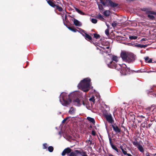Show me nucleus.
Returning <instances> with one entry per match:
<instances>
[{
	"mask_svg": "<svg viewBox=\"0 0 156 156\" xmlns=\"http://www.w3.org/2000/svg\"><path fill=\"white\" fill-rule=\"evenodd\" d=\"M90 79L89 78H86L81 81L78 85V87L82 91L86 92L90 89Z\"/></svg>",
	"mask_w": 156,
	"mask_h": 156,
	"instance_id": "obj_1",
	"label": "nucleus"
},
{
	"mask_svg": "<svg viewBox=\"0 0 156 156\" xmlns=\"http://www.w3.org/2000/svg\"><path fill=\"white\" fill-rule=\"evenodd\" d=\"M61 98H62L63 102L62 103L63 105L67 106L71 102V100L70 97L72 98L73 100L76 97V95L74 94V93H72L70 95H68L67 93L65 92L62 93L60 95Z\"/></svg>",
	"mask_w": 156,
	"mask_h": 156,
	"instance_id": "obj_2",
	"label": "nucleus"
},
{
	"mask_svg": "<svg viewBox=\"0 0 156 156\" xmlns=\"http://www.w3.org/2000/svg\"><path fill=\"white\" fill-rule=\"evenodd\" d=\"M82 101V104L83 105H87V103L88 102V101L85 99L84 100H82V98H81L80 99V98H78L76 96V97L73 100V103L74 105L76 106H80L81 105V103H80V101Z\"/></svg>",
	"mask_w": 156,
	"mask_h": 156,
	"instance_id": "obj_3",
	"label": "nucleus"
},
{
	"mask_svg": "<svg viewBox=\"0 0 156 156\" xmlns=\"http://www.w3.org/2000/svg\"><path fill=\"white\" fill-rule=\"evenodd\" d=\"M121 68L120 73L123 75H126L128 74H129L130 72L133 71L131 70L129 68H127L126 64H123L121 65H119Z\"/></svg>",
	"mask_w": 156,
	"mask_h": 156,
	"instance_id": "obj_4",
	"label": "nucleus"
},
{
	"mask_svg": "<svg viewBox=\"0 0 156 156\" xmlns=\"http://www.w3.org/2000/svg\"><path fill=\"white\" fill-rule=\"evenodd\" d=\"M111 48H110L109 43H108V53L111 52ZM108 55L111 59L112 60V61H114L116 62H117L119 61V59L120 58V57H117L116 56L113 55L112 54L108 53Z\"/></svg>",
	"mask_w": 156,
	"mask_h": 156,
	"instance_id": "obj_5",
	"label": "nucleus"
},
{
	"mask_svg": "<svg viewBox=\"0 0 156 156\" xmlns=\"http://www.w3.org/2000/svg\"><path fill=\"white\" fill-rule=\"evenodd\" d=\"M135 59V56L132 54H129L126 61L130 63L133 62Z\"/></svg>",
	"mask_w": 156,
	"mask_h": 156,
	"instance_id": "obj_6",
	"label": "nucleus"
},
{
	"mask_svg": "<svg viewBox=\"0 0 156 156\" xmlns=\"http://www.w3.org/2000/svg\"><path fill=\"white\" fill-rule=\"evenodd\" d=\"M102 111L103 113V115L104 116L105 119H106V121L105 122V125L106 128L107 130V112L106 110L104 109V108L103 107L102 108Z\"/></svg>",
	"mask_w": 156,
	"mask_h": 156,
	"instance_id": "obj_7",
	"label": "nucleus"
},
{
	"mask_svg": "<svg viewBox=\"0 0 156 156\" xmlns=\"http://www.w3.org/2000/svg\"><path fill=\"white\" fill-rule=\"evenodd\" d=\"M111 126L113 129V130L115 133H119L121 132V129L116 125V123H115Z\"/></svg>",
	"mask_w": 156,
	"mask_h": 156,
	"instance_id": "obj_8",
	"label": "nucleus"
},
{
	"mask_svg": "<svg viewBox=\"0 0 156 156\" xmlns=\"http://www.w3.org/2000/svg\"><path fill=\"white\" fill-rule=\"evenodd\" d=\"M128 55L126 51H122L120 54V57L122 58L123 60L126 61V59H127Z\"/></svg>",
	"mask_w": 156,
	"mask_h": 156,
	"instance_id": "obj_9",
	"label": "nucleus"
},
{
	"mask_svg": "<svg viewBox=\"0 0 156 156\" xmlns=\"http://www.w3.org/2000/svg\"><path fill=\"white\" fill-rule=\"evenodd\" d=\"M109 63L108 64V66L112 68H115L117 69V67L116 66L117 64L115 63L113 61H110L109 62Z\"/></svg>",
	"mask_w": 156,
	"mask_h": 156,
	"instance_id": "obj_10",
	"label": "nucleus"
},
{
	"mask_svg": "<svg viewBox=\"0 0 156 156\" xmlns=\"http://www.w3.org/2000/svg\"><path fill=\"white\" fill-rule=\"evenodd\" d=\"M108 122L111 124V125L115 124L113 118L110 114H108Z\"/></svg>",
	"mask_w": 156,
	"mask_h": 156,
	"instance_id": "obj_11",
	"label": "nucleus"
},
{
	"mask_svg": "<svg viewBox=\"0 0 156 156\" xmlns=\"http://www.w3.org/2000/svg\"><path fill=\"white\" fill-rule=\"evenodd\" d=\"M118 4L113 2L111 0H108V6L115 7L118 6Z\"/></svg>",
	"mask_w": 156,
	"mask_h": 156,
	"instance_id": "obj_12",
	"label": "nucleus"
},
{
	"mask_svg": "<svg viewBox=\"0 0 156 156\" xmlns=\"http://www.w3.org/2000/svg\"><path fill=\"white\" fill-rule=\"evenodd\" d=\"M72 150L70 148L68 147L65 149L62 153V156H64L66 154H69L71 152Z\"/></svg>",
	"mask_w": 156,
	"mask_h": 156,
	"instance_id": "obj_13",
	"label": "nucleus"
},
{
	"mask_svg": "<svg viewBox=\"0 0 156 156\" xmlns=\"http://www.w3.org/2000/svg\"><path fill=\"white\" fill-rule=\"evenodd\" d=\"M48 4L51 7L54 8L55 7V5L56 4H55V2L53 1L52 0H47Z\"/></svg>",
	"mask_w": 156,
	"mask_h": 156,
	"instance_id": "obj_14",
	"label": "nucleus"
},
{
	"mask_svg": "<svg viewBox=\"0 0 156 156\" xmlns=\"http://www.w3.org/2000/svg\"><path fill=\"white\" fill-rule=\"evenodd\" d=\"M83 36L84 37L85 39L88 41H90L92 40L91 37L86 33H84V34H82Z\"/></svg>",
	"mask_w": 156,
	"mask_h": 156,
	"instance_id": "obj_15",
	"label": "nucleus"
},
{
	"mask_svg": "<svg viewBox=\"0 0 156 156\" xmlns=\"http://www.w3.org/2000/svg\"><path fill=\"white\" fill-rule=\"evenodd\" d=\"M120 147L124 155H127L128 156H132L130 154L127 153L126 151L123 149V147L122 146H120Z\"/></svg>",
	"mask_w": 156,
	"mask_h": 156,
	"instance_id": "obj_16",
	"label": "nucleus"
},
{
	"mask_svg": "<svg viewBox=\"0 0 156 156\" xmlns=\"http://www.w3.org/2000/svg\"><path fill=\"white\" fill-rule=\"evenodd\" d=\"M73 23L76 26H81V24L80 22L75 18H74Z\"/></svg>",
	"mask_w": 156,
	"mask_h": 156,
	"instance_id": "obj_17",
	"label": "nucleus"
},
{
	"mask_svg": "<svg viewBox=\"0 0 156 156\" xmlns=\"http://www.w3.org/2000/svg\"><path fill=\"white\" fill-rule=\"evenodd\" d=\"M62 17L63 18V23H64V25L66 26H67L66 23H67V21H68V20L67 18V16L66 15H65L64 18L63 17V16H62Z\"/></svg>",
	"mask_w": 156,
	"mask_h": 156,
	"instance_id": "obj_18",
	"label": "nucleus"
},
{
	"mask_svg": "<svg viewBox=\"0 0 156 156\" xmlns=\"http://www.w3.org/2000/svg\"><path fill=\"white\" fill-rule=\"evenodd\" d=\"M55 9L58 10L59 12H62L63 10V9L62 7L59 6L58 5L56 4L55 5Z\"/></svg>",
	"mask_w": 156,
	"mask_h": 156,
	"instance_id": "obj_19",
	"label": "nucleus"
},
{
	"mask_svg": "<svg viewBox=\"0 0 156 156\" xmlns=\"http://www.w3.org/2000/svg\"><path fill=\"white\" fill-rule=\"evenodd\" d=\"M70 30H71L72 31L74 32H76L77 31L79 32V31L78 30L74 28L73 27H67Z\"/></svg>",
	"mask_w": 156,
	"mask_h": 156,
	"instance_id": "obj_20",
	"label": "nucleus"
},
{
	"mask_svg": "<svg viewBox=\"0 0 156 156\" xmlns=\"http://www.w3.org/2000/svg\"><path fill=\"white\" fill-rule=\"evenodd\" d=\"M96 18L103 21H104L105 20L101 15L100 13L98 14L97 15Z\"/></svg>",
	"mask_w": 156,
	"mask_h": 156,
	"instance_id": "obj_21",
	"label": "nucleus"
},
{
	"mask_svg": "<svg viewBox=\"0 0 156 156\" xmlns=\"http://www.w3.org/2000/svg\"><path fill=\"white\" fill-rule=\"evenodd\" d=\"M87 119L90 122H92L93 124H94L95 123V121L94 119L93 118L88 117H87Z\"/></svg>",
	"mask_w": 156,
	"mask_h": 156,
	"instance_id": "obj_22",
	"label": "nucleus"
},
{
	"mask_svg": "<svg viewBox=\"0 0 156 156\" xmlns=\"http://www.w3.org/2000/svg\"><path fill=\"white\" fill-rule=\"evenodd\" d=\"M145 61L146 62H148L149 63L153 62H152V60L151 59H149L148 57H146L144 58Z\"/></svg>",
	"mask_w": 156,
	"mask_h": 156,
	"instance_id": "obj_23",
	"label": "nucleus"
},
{
	"mask_svg": "<svg viewBox=\"0 0 156 156\" xmlns=\"http://www.w3.org/2000/svg\"><path fill=\"white\" fill-rule=\"evenodd\" d=\"M69 113L71 115L74 114L75 113V109L72 107L70 108V110L69 111Z\"/></svg>",
	"mask_w": 156,
	"mask_h": 156,
	"instance_id": "obj_24",
	"label": "nucleus"
},
{
	"mask_svg": "<svg viewBox=\"0 0 156 156\" xmlns=\"http://www.w3.org/2000/svg\"><path fill=\"white\" fill-rule=\"evenodd\" d=\"M101 2L104 6L106 7L107 6V0H101Z\"/></svg>",
	"mask_w": 156,
	"mask_h": 156,
	"instance_id": "obj_25",
	"label": "nucleus"
},
{
	"mask_svg": "<svg viewBox=\"0 0 156 156\" xmlns=\"http://www.w3.org/2000/svg\"><path fill=\"white\" fill-rule=\"evenodd\" d=\"M138 150L142 153H143L144 152V149L142 146L141 145H140L137 147Z\"/></svg>",
	"mask_w": 156,
	"mask_h": 156,
	"instance_id": "obj_26",
	"label": "nucleus"
},
{
	"mask_svg": "<svg viewBox=\"0 0 156 156\" xmlns=\"http://www.w3.org/2000/svg\"><path fill=\"white\" fill-rule=\"evenodd\" d=\"M75 9L76 11L80 14L82 15H84L85 14L84 12H82L81 10H80L79 9L77 8H75Z\"/></svg>",
	"mask_w": 156,
	"mask_h": 156,
	"instance_id": "obj_27",
	"label": "nucleus"
},
{
	"mask_svg": "<svg viewBox=\"0 0 156 156\" xmlns=\"http://www.w3.org/2000/svg\"><path fill=\"white\" fill-rule=\"evenodd\" d=\"M146 14H154V12L153 11H151L149 10L148 9L147 10L146 12Z\"/></svg>",
	"mask_w": 156,
	"mask_h": 156,
	"instance_id": "obj_28",
	"label": "nucleus"
},
{
	"mask_svg": "<svg viewBox=\"0 0 156 156\" xmlns=\"http://www.w3.org/2000/svg\"><path fill=\"white\" fill-rule=\"evenodd\" d=\"M94 36V37L96 39H99L100 38V36L99 34H97L94 33L93 34Z\"/></svg>",
	"mask_w": 156,
	"mask_h": 156,
	"instance_id": "obj_29",
	"label": "nucleus"
},
{
	"mask_svg": "<svg viewBox=\"0 0 156 156\" xmlns=\"http://www.w3.org/2000/svg\"><path fill=\"white\" fill-rule=\"evenodd\" d=\"M98 5L99 9L100 10H101V12H102V11H103L104 9L102 5L98 4Z\"/></svg>",
	"mask_w": 156,
	"mask_h": 156,
	"instance_id": "obj_30",
	"label": "nucleus"
},
{
	"mask_svg": "<svg viewBox=\"0 0 156 156\" xmlns=\"http://www.w3.org/2000/svg\"><path fill=\"white\" fill-rule=\"evenodd\" d=\"M111 147L113 149L115 150L118 153L119 152L118 149L116 147L114 146V145H112Z\"/></svg>",
	"mask_w": 156,
	"mask_h": 156,
	"instance_id": "obj_31",
	"label": "nucleus"
},
{
	"mask_svg": "<svg viewBox=\"0 0 156 156\" xmlns=\"http://www.w3.org/2000/svg\"><path fill=\"white\" fill-rule=\"evenodd\" d=\"M48 150L50 152H51L53 151L54 150L53 147L51 146H49L48 147Z\"/></svg>",
	"mask_w": 156,
	"mask_h": 156,
	"instance_id": "obj_32",
	"label": "nucleus"
},
{
	"mask_svg": "<svg viewBox=\"0 0 156 156\" xmlns=\"http://www.w3.org/2000/svg\"><path fill=\"white\" fill-rule=\"evenodd\" d=\"M147 17L151 20H154L155 18L154 16L152 15H151V14H148L147 15Z\"/></svg>",
	"mask_w": 156,
	"mask_h": 156,
	"instance_id": "obj_33",
	"label": "nucleus"
},
{
	"mask_svg": "<svg viewBox=\"0 0 156 156\" xmlns=\"http://www.w3.org/2000/svg\"><path fill=\"white\" fill-rule=\"evenodd\" d=\"M137 38V37L134 36H130L129 37V38L130 40L136 39Z\"/></svg>",
	"mask_w": 156,
	"mask_h": 156,
	"instance_id": "obj_34",
	"label": "nucleus"
},
{
	"mask_svg": "<svg viewBox=\"0 0 156 156\" xmlns=\"http://www.w3.org/2000/svg\"><path fill=\"white\" fill-rule=\"evenodd\" d=\"M134 45L136 47L143 48V45H141V44L136 43L135 44H134Z\"/></svg>",
	"mask_w": 156,
	"mask_h": 156,
	"instance_id": "obj_35",
	"label": "nucleus"
},
{
	"mask_svg": "<svg viewBox=\"0 0 156 156\" xmlns=\"http://www.w3.org/2000/svg\"><path fill=\"white\" fill-rule=\"evenodd\" d=\"M74 152L76 153V155L77 154H82V152L81 151L75 150Z\"/></svg>",
	"mask_w": 156,
	"mask_h": 156,
	"instance_id": "obj_36",
	"label": "nucleus"
},
{
	"mask_svg": "<svg viewBox=\"0 0 156 156\" xmlns=\"http://www.w3.org/2000/svg\"><path fill=\"white\" fill-rule=\"evenodd\" d=\"M91 21L93 23H96L97 22V20L96 19L92 18L91 19Z\"/></svg>",
	"mask_w": 156,
	"mask_h": 156,
	"instance_id": "obj_37",
	"label": "nucleus"
},
{
	"mask_svg": "<svg viewBox=\"0 0 156 156\" xmlns=\"http://www.w3.org/2000/svg\"><path fill=\"white\" fill-rule=\"evenodd\" d=\"M89 101L92 102L93 103L95 102V100L94 97H92L91 98L89 99Z\"/></svg>",
	"mask_w": 156,
	"mask_h": 156,
	"instance_id": "obj_38",
	"label": "nucleus"
},
{
	"mask_svg": "<svg viewBox=\"0 0 156 156\" xmlns=\"http://www.w3.org/2000/svg\"><path fill=\"white\" fill-rule=\"evenodd\" d=\"M132 143H133V144L136 146H139V145H140L139 143H138L137 142H135V141H133Z\"/></svg>",
	"mask_w": 156,
	"mask_h": 156,
	"instance_id": "obj_39",
	"label": "nucleus"
},
{
	"mask_svg": "<svg viewBox=\"0 0 156 156\" xmlns=\"http://www.w3.org/2000/svg\"><path fill=\"white\" fill-rule=\"evenodd\" d=\"M70 156H76V154L74 152H71L70 153Z\"/></svg>",
	"mask_w": 156,
	"mask_h": 156,
	"instance_id": "obj_40",
	"label": "nucleus"
},
{
	"mask_svg": "<svg viewBox=\"0 0 156 156\" xmlns=\"http://www.w3.org/2000/svg\"><path fill=\"white\" fill-rule=\"evenodd\" d=\"M48 145L46 143H44L43 144V149H46L48 148Z\"/></svg>",
	"mask_w": 156,
	"mask_h": 156,
	"instance_id": "obj_41",
	"label": "nucleus"
},
{
	"mask_svg": "<svg viewBox=\"0 0 156 156\" xmlns=\"http://www.w3.org/2000/svg\"><path fill=\"white\" fill-rule=\"evenodd\" d=\"M149 94L152 95L153 96H152L151 97L153 98L154 97H156V94L154 92H150V93Z\"/></svg>",
	"mask_w": 156,
	"mask_h": 156,
	"instance_id": "obj_42",
	"label": "nucleus"
},
{
	"mask_svg": "<svg viewBox=\"0 0 156 156\" xmlns=\"http://www.w3.org/2000/svg\"><path fill=\"white\" fill-rule=\"evenodd\" d=\"M109 143H110V144L111 146L112 145H113L112 143V139L110 137H109Z\"/></svg>",
	"mask_w": 156,
	"mask_h": 156,
	"instance_id": "obj_43",
	"label": "nucleus"
},
{
	"mask_svg": "<svg viewBox=\"0 0 156 156\" xmlns=\"http://www.w3.org/2000/svg\"><path fill=\"white\" fill-rule=\"evenodd\" d=\"M69 118V117H67L66 118L62 120V123H65L66 122V121Z\"/></svg>",
	"mask_w": 156,
	"mask_h": 156,
	"instance_id": "obj_44",
	"label": "nucleus"
},
{
	"mask_svg": "<svg viewBox=\"0 0 156 156\" xmlns=\"http://www.w3.org/2000/svg\"><path fill=\"white\" fill-rule=\"evenodd\" d=\"M91 134L92 135L94 136H95L96 135V133L95 132L94 130H92V131Z\"/></svg>",
	"mask_w": 156,
	"mask_h": 156,
	"instance_id": "obj_45",
	"label": "nucleus"
},
{
	"mask_svg": "<svg viewBox=\"0 0 156 156\" xmlns=\"http://www.w3.org/2000/svg\"><path fill=\"white\" fill-rule=\"evenodd\" d=\"M116 23L115 22H113L112 24V27H115L116 26Z\"/></svg>",
	"mask_w": 156,
	"mask_h": 156,
	"instance_id": "obj_46",
	"label": "nucleus"
},
{
	"mask_svg": "<svg viewBox=\"0 0 156 156\" xmlns=\"http://www.w3.org/2000/svg\"><path fill=\"white\" fill-rule=\"evenodd\" d=\"M86 142H90L89 145H90L92 144H94V143H92V141H91V140H86Z\"/></svg>",
	"mask_w": 156,
	"mask_h": 156,
	"instance_id": "obj_47",
	"label": "nucleus"
},
{
	"mask_svg": "<svg viewBox=\"0 0 156 156\" xmlns=\"http://www.w3.org/2000/svg\"><path fill=\"white\" fill-rule=\"evenodd\" d=\"M83 154L82 156H88L86 154V152H83L82 153Z\"/></svg>",
	"mask_w": 156,
	"mask_h": 156,
	"instance_id": "obj_48",
	"label": "nucleus"
},
{
	"mask_svg": "<svg viewBox=\"0 0 156 156\" xmlns=\"http://www.w3.org/2000/svg\"><path fill=\"white\" fill-rule=\"evenodd\" d=\"M104 15L105 16H107V10H106L104 12Z\"/></svg>",
	"mask_w": 156,
	"mask_h": 156,
	"instance_id": "obj_49",
	"label": "nucleus"
},
{
	"mask_svg": "<svg viewBox=\"0 0 156 156\" xmlns=\"http://www.w3.org/2000/svg\"><path fill=\"white\" fill-rule=\"evenodd\" d=\"M138 117H139L140 118H141L142 119H144L145 118V117L144 116L142 115H139L138 116Z\"/></svg>",
	"mask_w": 156,
	"mask_h": 156,
	"instance_id": "obj_50",
	"label": "nucleus"
},
{
	"mask_svg": "<svg viewBox=\"0 0 156 156\" xmlns=\"http://www.w3.org/2000/svg\"><path fill=\"white\" fill-rule=\"evenodd\" d=\"M147 40L146 38H143L141 39V41H146Z\"/></svg>",
	"mask_w": 156,
	"mask_h": 156,
	"instance_id": "obj_51",
	"label": "nucleus"
},
{
	"mask_svg": "<svg viewBox=\"0 0 156 156\" xmlns=\"http://www.w3.org/2000/svg\"><path fill=\"white\" fill-rule=\"evenodd\" d=\"M147 9H146V8H144L143 9H142V11H145V12H146V11L147 10Z\"/></svg>",
	"mask_w": 156,
	"mask_h": 156,
	"instance_id": "obj_52",
	"label": "nucleus"
},
{
	"mask_svg": "<svg viewBox=\"0 0 156 156\" xmlns=\"http://www.w3.org/2000/svg\"><path fill=\"white\" fill-rule=\"evenodd\" d=\"M147 46V44L143 45V48H145Z\"/></svg>",
	"mask_w": 156,
	"mask_h": 156,
	"instance_id": "obj_53",
	"label": "nucleus"
},
{
	"mask_svg": "<svg viewBox=\"0 0 156 156\" xmlns=\"http://www.w3.org/2000/svg\"><path fill=\"white\" fill-rule=\"evenodd\" d=\"M108 156H114L112 154L110 153H109V154H108Z\"/></svg>",
	"mask_w": 156,
	"mask_h": 156,
	"instance_id": "obj_54",
	"label": "nucleus"
},
{
	"mask_svg": "<svg viewBox=\"0 0 156 156\" xmlns=\"http://www.w3.org/2000/svg\"><path fill=\"white\" fill-rule=\"evenodd\" d=\"M105 33L107 35V29H106L105 30Z\"/></svg>",
	"mask_w": 156,
	"mask_h": 156,
	"instance_id": "obj_55",
	"label": "nucleus"
},
{
	"mask_svg": "<svg viewBox=\"0 0 156 156\" xmlns=\"http://www.w3.org/2000/svg\"><path fill=\"white\" fill-rule=\"evenodd\" d=\"M146 156H150L149 154V153H146Z\"/></svg>",
	"mask_w": 156,
	"mask_h": 156,
	"instance_id": "obj_56",
	"label": "nucleus"
},
{
	"mask_svg": "<svg viewBox=\"0 0 156 156\" xmlns=\"http://www.w3.org/2000/svg\"><path fill=\"white\" fill-rule=\"evenodd\" d=\"M151 124H149L148 125V126L149 128H150L151 126Z\"/></svg>",
	"mask_w": 156,
	"mask_h": 156,
	"instance_id": "obj_57",
	"label": "nucleus"
},
{
	"mask_svg": "<svg viewBox=\"0 0 156 156\" xmlns=\"http://www.w3.org/2000/svg\"><path fill=\"white\" fill-rule=\"evenodd\" d=\"M108 18H110V17L109 15V14H108ZM110 18H111V17H110Z\"/></svg>",
	"mask_w": 156,
	"mask_h": 156,
	"instance_id": "obj_58",
	"label": "nucleus"
},
{
	"mask_svg": "<svg viewBox=\"0 0 156 156\" xmlns=\"http://www.w3.org/2000/svg\"><path fill=\"white\" fill-rule=\"evenodd\" d=\"M112 22V20H110L109 21V22L110 23Z\"/></svg>",
	"mask_w": 156,
	"mask_h": 156,
	"instance_id": "obj_59",
	"label": "nucleus"
},
{
	"mask_svg": "<svg viewBox=\"0 0 156 156\" xmlns=\"http://www.w3.org/2000/svg\"><path fill=\"white\" fill-rule=\"evenodd\" d=\"M154 14H153V15H156V12H154Z\"/></svg>",
	"mask_w": 156,
	"mask_h": 156,
	"instance_id": "obj_60",
	"label": "nucleus"
},
{
	"mask_svg": "<svg viewBox=\"0 0 156 156\" xmlns=\"http://www.w3.org/2000/svg\"><path fill=\"white\" fill-rule=\"evenodd\" d=\"M108 35H109V32H108Z\"/></svg>",
	"mask_w": 156,
	"mask_h": 156,
	"instance_id": "obj_61",
	"label": "nucleus"
},
{
	"mask_svg": "<svg viewBox=\"0 0 156 156\" xmlns=\"http://www.w3.org/2000/svg\"><path fill=\"white\" fill-rule=\"evenodd\" d=\"M106 23V25L107 26V25H108L107 23L106 22V23Z\"/></svg>",
	"mask_w": 156,
	"mask_h": 156,
	"instance_id": "obj_62",
	"label": "nucleus"
},
{
	"mask_svg": "<svg viewBox=\"0 0 156 156\" xmlns=\"http://www.w3.org/2000/svg\"><path fill=\"white\" fill-rule=\"evenodd\" d=\"M108 27H109V26H108Z\"/></svg>",
	"mask_w": 156,
	"mask_h": 156,
	"instance_id": "obj_63",
	"label": "nucleus"
},
{
	"mask_svg": "<svg viewBox=\"0 0 156 156\" xmlns=\"http://www.w3.org/2000/svg\"><path fill=\"white\" fill-rule=\"evenodd\" d=\"M83 30V32H84V30Z\"/></svg>",
	"mask_w": 156,
	"mask_h": 156,
	"instance_id": "obj_64",
	"label": "nucleus"
}]
</instances>
